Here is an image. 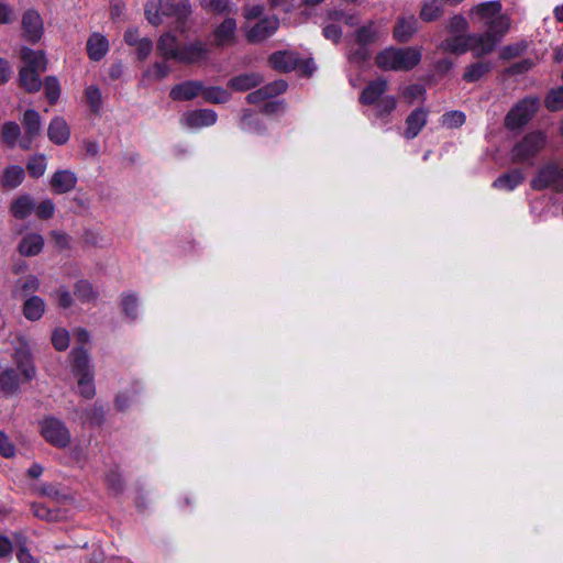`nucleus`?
I'll return each instance as SVG.
<instances>
[{
  "instance_id": "obj_1",
  "label": "nucleus",
  "mask_w": 563,
  "mask_h": 563,
  "mask_svg": "<svg viewBox=\"0 0 563 563\" xmlns=\"http://www.w3.org/2000/svg\"><path fill=\"white\" fill-rule=\"evenodd\" d=\"M191 13L190 3L187 0L176 2L175 0H157L146 4L145 14L152 25L163 23V18H174L177 27L183 30V25Z\"/></svg>"
},
{
  "instance_id": "obj_2",
  "label": "nucleus",
  "mask_w": 563,
  "mask_h": 563,
  "mask_svg": "<svg viewBox=\"0 0 563 563\" xmlns=\"http://www.w3.org/2000/svg\"><path fill=\"white\" fill-rule=\"evenodd\" d=\"M387 89L388 81L386 79L372 80L362 90L360 102L365 106H373L377 117H386L397 107V99L394 96L385 95Z\"/></svg>"
},
{
  "instance_id": "obj_3",
  "label": "nucleus",
  "mask_w": 563,
  "mask_h": 563,
  "mask_svg": "<svg viewBox=\"0 0 563 563\" xmlns=\"http://www.w3.org/2000/svg\"><path fill=\"white\" fill-rule=\"evenodd\" d=\"M421 52L413 47L394 48L382 51L375 58L377 67L383 70H409L419 64Z\"/></svg>"
},
{
  "instance_id": "obj_4",
  "label": "nucleus",
  "mask_w": 563,
  "mask_h": 563,
  "mask_svg": "<svg viewBox=\"0 0 563 563\" xmlns=\"http://www.w3.org/2000/svg\"><path fill=\"white\" fill-rule=\"evenodd\" d=\"M71 373L77 378L78 393L90 399L95 396L93 371L87 351L75 347L71 353Z\"/></svg>"
},
{
  "instance_id": "obj_5",
  "label": "nucleus",
  "mask_w": 563,
  "mask_h": 563,
  "mask_svg": "<svg viewBox=\"0 0 563 563\" xmlns=\"http://www.w3.org/2000/svg\"><path fill=\"white\" fill-rule=\"evenodd\" d=\"M38 432L49 445L57 449H66L71 442L66 423L53 416H46L38 421Z\"/></svg>"
},
{
  "instance_id": "obj_6",
  "label": "nucleus",
  "mask_w": 563,
  "mask_h": 563,
  "mask_svg": "<svg viewBox=\"0 0 563 563\" xmlns=\"http://www.w3.org/2000/svg\"><path fill=\"white\" fill-rule=\"evenodd\" d=\"M530 186L533 190L563 192V164L549 162L542 165L531 179Z\"/></svg>"
},
{
  "instance_id": "obj_7",
  "label": "nucleus",
  "mask_w": 563,
  "mask_h": 563,
  "mask_svg": "<svg viewBox=\"0 0 563 563\" xmlns=\"http://www.w3.org/2000/svg\"><path fill=\"white\" fill-rule=\"evenodd\" d=\"M268 62L274 69L283 73L298 69L303 75L309 76L316 69L312 59L302 60L297 53L290 51L275 52L269 56Z\"/></svg>"
},
{
  "instance_id": "obj_8",
  "label": "nucleus",
  "mask_w": 563,
  "mask_h": 563,
  "mask_svg": "<svg viewBox=\"0 0 563 563\" xmlns=\"http://www.w3.org/2000/svg\"><path fill=\"white\" fill-rule=\"evenodd\" d=\"M547 135L543 132H532L518 142L511 151L514 163H523L534 157L545 145Z\"/></svg>"
},
{
  "instance_id": "obj_9",
  "label": "nucleus",
  "mask_w": 563,
  "mask_h": 563,
  "mask_svg": "<svg viewBox=\"0 0 563 563\" xmlns=\"http://www.w3.org/2000/svg\"><path fill=\"white\" fill-rule=\"evenodd\" d=\"M539 99L529 97L517 103L506 115L505 125L509 130L520 129L536 114Z\"/></svg>"
},
{
  "instance_id": "obj_10",
  "label": "nucleus",
  "mask_w": 563,
  "mask_h": 563,
  "mask_svg": "<svg viewBox=\"0 0 563 563\" xmlns=\"http://www.w3.org/2000/svg\"><path fill=\"white\" fill-rule=\"evenodd\" d=\"M486 27L485 33L477 36L482 45L479 52L489 54L494 51L500 38L508 32L509 20L501 13Z\"/></svg>"
},
{
  "instance_id": "obj_11",
  "label": "nucleus",
  "mask_w": 563,
  "mask_h": 563,
  "mask_svg": "<svg viewBox=\"0 0 563 563\" xmlns=\"http://www.w3.org/2000/svg\"><path fill=\"white\" fill-rule=\"evenodd\" d=\"M481 43L477 35H456L450 38H446L441 43V49L444 52H450L454 54H463L467 51L474 52L476 56L486 55V53L479 52Z\"/></svg>"
},
{
  "instance_id": "obj_12",
  "label": "nucleus",
  "mask_w": 563,
  "mask_h": 563,
  "mask_svg": "<svg viewBox=\"0 0 563 563\" xmlns=\"http://www.w3.org/2000/svg\"><path fill=\"white\" fill-rule=\"evenodd\" d=\"M14 361L20 371L22 382H30L35 377V367L32 362L31 351L24 340H19L15 347Z\"/></svg>"
},
{
  "instance_id": "obj_13",
  "label": "nucleus",
  "mask_w": 563,
  "mask_h": 563,
  "mask_svg": "<svg viewBox=\"0 0 563 563\" xmlns=\"http://www.w3.org/2000/svg\"><path fill=\"white\" fill-rule=\"evenodd\" d=\"M278 25L279 21L275 16L262 19L246 31V38L252 43L262 42L272 36L278 29Z\"/></svg>"
},
{
  "instance_id": "obj_14",
  "label": "nucleus",
  "mask_w": 563,
  "mask_h": 563,
  "mask_svg": "<svg viewBox=\"0 0 563 563\" xmlns=\"http://www.w3.org/2000/svg\"><path fill=\"white\" fill-rule=\"evenodd\" d=\"M22 26L26 41L36 43L43 35V21L40 14L34 10H29L23 14Z\"/></svg>"
},
{
  "instance_id": "obj_15",
  "label": "nucleus",
  "mask_w": 563,
  "mask_h": 563,
  "mask_svg": "<svg viewBox=\"0 0 563 563\" xmlns=\"http://www.w3.org/2000/svg\"><path fill=\"white\" fill-rule=\"evenodd\" d=\"M217 121V113L213 110L200 109L184 114L183 122L191 129H200L213 125Z\"/></svg>"
},
{
  "instance_id": "obj_16",
  "label": "nucleus",
  "mask_w": 563,
  "mask_h": 563,
  "mask_svg": "<svg viewBox=\"0 0 563 563\" xmlns=\"http://www.w3.org/2000/svg\"><path fill=\"white\" fill-rule=\"evenodd\" d=\"M49 184L55 194H66L76 187L77 176L69 169H60L53 174Z\"/></svg>"
},
{
  "instance_id": "obj_17",
  "label": "nucleus",
  "mask_w": 563,
  "mask_h": 563,
  "mask_svg": "<svg viewBox=\"0 0 563 563\" xmlns=\"http://www.w3.org/2000/svg\"><path fill=\"white\" fill-rule=\"evenodd\" d=\"M287 89V84L284 80H276L271 82L251 93L247 95L246 99L249 103H261L268 98H273L277 95L283 93Z\"/></svg>"
},
{
  "instance_id": "obj_18",
  "label": "nucleus",
  "mask_w": 563,
  "mask_h": 563,
  "mask_svg": "<svg viewBox=\"0 0 563 563\" xmlns=\"http://www.w3.org/2000/svg\"><path fill=\"white\" fill-rule=\"evenodd\" d=\"M202 82L188 80L176 85L170 90V98L176 101L191 100L198 95H201Z\"/></svg>"
},
{
  "instance_id": "obj_19",
  "label": "nucleus",
  "mask_w": 563,
  "mask_h": 563,
  "mask_svg": "<svg viewBox=\"0 0 563 563\" xmlns=\"http://www.w3.org/2000/svg\"><path fill=\"white\" fill-rule=\"evenodd\" d=\"M427 117V110L422 108L413 110L406 119L405 137L409 140L416 137L426 125Z\"/></svg>"
},
{
  "instance_id": "obj_20",
  "label": "nucleus",
  "mask_w": 563,
  "mask_h": 563,
  "mask_svg": "<svg viewBox=\"0 0 563 563\" xmlns=\"http://www.w3.org/2000/svg\"><path fill=\"white\" fill-rule=\"evenodd\" d=\"M49 140L57 144H65L70 136V130L67 122L63 118H55L51 121L47 130Z\"/></svg>"
},
{
  "instance_id": "obj_21",
  "label": "nucleus",
  "mask_w": 563,
  "mask_h": 563,
  "mask_svg": "<svg viewBox=\"0 0 563 563\" xmlns=\"http://www.w3.org/2000/svg\"><path fill=\"white\" fill-rule=\"evenodd\" d=\"M44 246V239L38 233H29L24 235L19 243L18 250L23 256L38 255Z\"/></svg>"
},
{
  "instance_id": "obj_22",
  "label": "nucleus",
  "mask_w": 563,
  "mask_h": 563,
  "mask_svg": "<svg viewBox=\"0 0 563 563\" xmlns=\"http://www.w3.org/2000/svg\"><path fill=\"white\" fill-rule=\"evenodd\" d=\"M236 22L234 19H225L216 30L214 40L217 45H231L235 41Z\"/></svg>"
},
{
  "instance_id": "obj_23",
  "label": "nucleus",
  "mask_w": 563,
  "mask_h": 563,
  "mask_svg": "<svg viewBox=\"0 0 563 563\" xmlns=\"http://www.w3.org/2000/svg\"><path fill=\"white\" fill-rule=\"evenodd\" d=\"M109 51L108 40L100 33H92L87 41V53L90 59L100 60Z\"/></svg>"
},
{
  "instance_id": "obj_24",
  "label": "nucleus",
  "mask_w": 563,
  "mask_h": 563,
  "mask_svg": "<svg viewBox=\"0 0 563 563\" xmlns=\"http://www.w3.org/2000/svg\"><path fill=\"white\" fill-rule=\"evenodd\" d=\"M22 124L26 134L27 140L22 142V146L27 148L31 140L36 136L41 131V118L40 114L34 110L25 111L22 120Z\"/></svg>"
},
{
  "instance_id": "obj_25",
  "label": "nucleus",
  "mask_w": 563,
  "mask_h": 563,
  "mask_svg": "<svg viewBox=\"0 0 563 563\" xmlns=\"http://www.w3.org/2000/svg\"><path fill=\"white\" fill-rule=\"evenodd\" d=\"M263 82V77L257 73H247L231 78L228 82L229 88L235 91H246L255 88Z\"/></svg>"
},
{
  "instance_id": "obj_26",
  "label": "nucleus",
  "mask_w": 563,
  "mask_h": 563,
  "mask_svg": "<svg viewBox=\"0 0 563 563\" xmlns=\"http://www.w3.org/2000/svg\"><path fill=\"white\" fill-rule=\"evenodd\" d=\"M40 288V279L34 275H26L16 280L12 288L14 298H22L34 294Z\"/></svg>"
},
{
  "instance_id": "obj_27",
  "label": "nucleus",
  "mask_w": 563,
  "mask_h": 563,
  "mask_svg": "<svg viewBox=\"0 0 563 563\" xmlns=\"http://www.w3.org/2000/svg\"><path fill=\"white\" fill-rule=\"evenodd\" d=\"M21 58L24 63L22 68H32L33 70L44 71L46 69V58L42 51H33L22 47Z\"/></svg>"
},
{
  "instance_id": "obj_28",
  "label": "nucleus",
  "mask_w": 563,
  "mask_h": 563,
  "mask_svg": "<svg viewBox=\"0 0 563 563\" xmlns=\"http://www.w3.org/2000/svg\"><path fill=\"white\" fill-rule=\"evenodd\" d=\"M525 180V175L520 169H514L507 174L499 176L493 187L499 190L511 191Z\"/></svg>"
},
{
  "instance_id": "obj_29",
  "label": "nucleus",
  "mask_w": 563,
  "mask_h": 563,
  "mask_svg": "<svg viewBox=\"0 0 563 563\" xmlns=\"http://www.w3.org/2000/svg\"><path fill=\"white\" fill-rule=\"evenodd\" d=\"M22 311L27 320L37 321L45 312V302L38 296H31L24 301Z\"/></svg>"
},
{
  "instance_id": "obj_30",
  "label": "nucleus",
  "mask_w": 563,
  "mask_h": 563,
  "mask_svg": "<svg viewBox=\"0 0 563 563\" xmlns=\"http://www.w3.org/2000/svg\"><path fill=\"white\" fill-rule=\"evenodd\" d=\"M417 31V20L413 15L402 16L398 20L394 35L399 42L408 41Z\"/></svg>"
},
{
  "instance_id": "obj_31",
  "label": "nucleus",
  "mask_w": 563,
  "mask_h": 563,
  "mask_svg": "<svg viewBox=\"0 0 563 563\" xmlns=\"http://www.w3.org/2000/svg\"><path fill=\"white\" fill-rule=\"evenodd\" d=\"M157 48L162 56L165 58L178 59L180 47L178 46L177 40L170 33L163 34L157 43Z\"/></svg>"
},
{
  "instance_id": "obj_32",
  "label": "nucleus",
  "mask_w": 563,
  "mask_h": 563,
  "mask_svg": "<svg viewBox=\"0 0 563 563\" xmlns=\"http://www.w3.org/2000/svg\"><path fill=\"white\" fill-rule=\"evenodd\" d=\"M34 209V200L30 196L23 195L12 201L10 211L16 219H25Z\"/></svg>"
},
{
  "instance_id": "obj_33",
  "label": "nucleus",
  "mask_w": 563,
  "mask_h": 563,
  "mask_svg": "<svg viewBox=\"0 0 563 563\" xmlns=\"http://www.w3.org/2000/svg\"><path fill=\"white\" fill-rule=\"evenodd\" d=\"M207 49L200 42H196L180 49L178 62L195 63L206 57Z\"/></svg>"
},
{
  "instance_id": "obj_34",
  "label": "nucleus",
  "mask_w": 563,
  "mask_h": 563,
  "mask_svg": "<svg viewBox=\"0 0 563 563\" xmlns=\"http://www.w3.org/2000/svg\"><path fill=\"white\" fill-rule=\"evenodd\" d=\"M476 14L481 22L487 26L493 20L501 14V4L498 1L482 3L476 8Z\"/></svg>"
},
{
  "instance_id": "obj_35",
  "label": "nucleus",
  "mask_w": 563,
  "mask_h": 563,
  "mask_svg": "<svg viewBox=\"0 0 563 563\" xmlns=\"http://www.w3.org/2000/svg\"><path fill=\"white\" fill-rule=\"evenodd\" d=\"M380 34V27L377 26L375 23L371 22L356 31L355 40L357 44L365 46L367 44L374 43L379 37Z\"/></svg>"
},
{
  "instance_id": "obj_36",
  "label": "nucleus",
  "mask_w": 563,
  "mask_h": 563,
  "mask_svg": "<svg viewBox=\"0 0 563 563\" xmlns=\"http://www.w3.org/2000/svg\"><path fill=\"white\" fill-rule=\"evenodd\" d=\"M41 71L33 70L32 68H21L20 69V82L21 86L29 92L38 91L41 88V80L38 78V74Z\"/></svg>"
},
{
  "instance_id": "obj_37",
  "label": "nucleus",
  "mask_w": 563,
  "mask_h": 563,
  "mask_svg": "<svg viewBox=\"0 0 563 563\" xmlns=\"http://www.w3.org/2000/svg\"><path fill=\"white\" fill-rule=\"evenodd\" d=\"M24 178V170L20 166H10L4 169L2 176V186L7 188H15L18 187Z\"/></svg>"
},
{
  "instance_id": "obj_38",
  "label": "nucleus",
  "mask_w": 563,
  "mask_h": 563,
  "mask_svg": "<svg viewBox=\"0 0 563 563\" xmlns=\"http://www.w3.org/2000/svg\"><path fill=\"white\" fill-rule=\"evenodd\" d=\"M492 69V64L489 62H478L470 65L464 75L463 79L467 82H474L481 79L484 75L489 73Z\"/></svg>"
},
{
  "instance_id": "obj_39",
  "label": "nucleus",
  "mask_w": 563,
  "mask_h": 563,
  "mask_svg": "<svg viewBox=\"0 0 563 563\" xmlns=\"http://www.w3.org/2000/svg\"><path fill=\"white\" fill-rule=\"evenodd\" d=\"M22 379L12 368H7L0 373V389L4 393H13L18 390Z\"/></svg>"
},
{
  "instance_id": "obj_40",
  "label": "nucleus",
  "mask_w": 563,
  "mask_h": 563,
  "mask_svg": "<svg viewBox=\"0 0 563 563\" xmlns=\"http://www.w3.org/2000/svg\"><path fill=\"white\" fill-rule=\"evenodd\" d=\"M74 294L78 300L82 302H90L97 299V291L88 280H78L74 287Z\"/></svg>"
},
{
  "instance_id": "obj_41",
  "label": "nucleus",
  "mask_w": 563,
  "mask_h": 563,
  "mask_svg": "<svg viewBox=\"0 0 563 563\" xmlns=\"http://www.w3.org/2000/svg\"><path fill=\"white\" fill-rule=\"evenodd\" d=\"M201 96L206 101L212 103H225L230 100V92L221 87H208L202 86Z\"/></svg>"
},
{
  "instance_id": "obj_42",
  "label": "nucleus",
  "mask_w": 563,
  "mask_h": 563,
  "mask_svg": "<svg viewBox=\"0 0 563 563\" xmlns=\"http://www.w3.org/2000/svg\"><path fill=\"white\" fill-rule=\"evenodd\" d=\"M442 14V7L439 0H431L427 2L420 12L423 21L430 22L438 19Z\"/></svg>"
},
{
  "instance_id": "obj_43",
  "label": "nucleus",
  "mask_w": 563,
  "mask_h": 563,
  "mask_svg": "<svg viewBox=\"0 0 563 563\" xmlns=\"http://www.w3.org/2000/svg\"><path fill=\"white\" fill-rule=\"evenodd\" d=\"M85 96L91 111L98 112L102 104V96L100 89L96 86H89L85 90Z\"/></svg>"
},
{
  "instance_id": "obj_44",
  "label": "nucleus",
  "mask_w": 563,
  "mask_h": 563,
  "mask_svg": "<svg viewBox=\"0 0 563 563\" xmlns=\"http://www.w3.org/2000/svg\"><path fill=\"white\" fill-rule=\"evenodd\" d=\"M169 74V67L166 63H155L145 70L143 77L148 80H162Z\"/></svg>"
},
{
  "instance_id": "obj_45",
  "label": "nucleus",
  "mask_w": 563,
  "mask_h": 563,
  "mask_svg": "<svg viewBox=\"0 0 563 563\" xmlns=\"http://www.w3.org/2000/svg\"><path fill=\"white\" fill-rule=\"evenodd\" d=\"M241 129L249 132L261 133L264 125L250 111H245L241 120Z\"/></svg>"
},
{
  "instance_id": "obj_46",
  "label": "nucleus",
  "mask_w": 563,
  "mask_h": 563,
  "mask_svg": "<svg viewBox=\"0 0 563 563\" xmlns=\"http://www.w3.org/2000/svg\"><path fill=\"white\" fill-rule=\"evenodd\" d=\"M52 343L58 351H64L69 345V333L66 329L57 328L52 333Z\"/></svg>"
},
{
  "instance_id": "obj_47",
  "label": "nucleus",
  "mask_w": 563,
  "mask_h": 563,
  "mask_svg": "<svg viewBox=\"0 0 563 563\" xmlns=\"http://www.w3.org/2000/svg\"><path fill=\"white\" fill-rule=\"evenodd\" d=\"M465 122V115L461 111L446 112L441 118L442 125L454 129L461 126Z\"/></svg>"
},
{
  "instance_id": "obj_48",
  "label": "nucleus",
  "mask_w": 563,
  "mask_h": 563,
  "mask_svg": "<svg viewBox=\"0 0 563 563\" xmlns=\"http://www.w3.org/2000/svg\"><path fill=\"white\" fill-rule=\"evenodd\" d=\"M44 89L49 103H55L60 95L58 80L55 77H47L44 82Z\"/></svg>"
},
{
  "instance_id": "obj_49",
  "label": "nucleus",
  "mask_w": 563,
  "mask_h": 563,
  "mask_svg": "<svg viewBox=\"0 0 563 563\" xmlns=\"http://www.w3.org/2000/svg\"><path fill=\"white\" fill-rule=\"evenodd\" d=\"M545 106L550 111L563 109V88H559L549 92L545 99Z\"/></svg>"
},
{
  "instance_id": "obj_50",
  "label": "nucleus",
  "mask_w": 563,
  "mask_h": 563,
  "mask_svg": "<svg viewBox=\"0 0 563 563\" xmlns=\"http://www.w3.org/2000/svg\"><path fill=\"white\" fill-rule=\"evenodd\" d=\"M20 135V126L15 122H7L2 126V137L9 145H14Z\"/></svg>"
},
{
  "instance_id": "obj_51",
  "label": "nucleus",
  "mask_w": 563,
  "mask_h": 563,
  "mask_svg": "<svg viewBox=\"0 0 563 563\" xmlns=\"http://www.w3.org/2000/svg\"><path fill=\"white\" fill-rule=\"evenodd\" d=\"M26 168L33 177H41L46 170V159L44 156H36L29 161Z\"/></svg>"
},
{
  "instance_id": "obj_52",
  "label": "nucleus",
  "mask_w": 563,
  "mask_h": 563,
  "mask_svg": "<svg viewBox=\"0 0 563 563\" xmlns=\"http://www.w3.org/2000/svg\"><path fill=\"white\" fill-rule=\"evenodd\" d=\"M121 305L123 308L124 313L131 318L134 319L136 317V310H137V299L132 294H126L122 296Z\"/></svg>"
},
{
  "instance_id": "obj_53",
  "label": "nucleus",
  "mask_w": 563,
  "mask_h": 563,
  "mask_svg": "<svg viewBox=\"0 0 563 563\" xmlns=\"http://www.w3.org/2000/svg\"><path fill=\"white\" fill-rule=\"evenodd\" d=\"M34 210L40 219H49L54 214L55 206L51 199H45L35 206Z\"/></svg>"
},
{
  "instance_id": "obj_54",
  "label": "nucleus",
  "mask_w": 563,
  "mask_h": 563,
  "mask_svg": "<svg viewBox=\"0 0 563 563\" xmlns=\"http://www.w3.org/2000/svg\"><path fill=\"white\" fill-rule=\"evenodd\" d=\"M15 453L14 445L10 441L9 437L0 431V454L5 457H12Z\"/></svg>"
},
{
  "instance_id": "obj_55",
  "label": "nucleus",
  "mask_w": 563,
  "mask_h": 563,
  "mask_svg": "<svg viewBox=\"0 0 563 563\" xmlns=\"http://www.w3.org/2000/svg\"><path fill=\"white\" fill-rule=\"evenodd\" d=\"M31 509L33 515L40 519L54 520L56 518V515L42 504H32Z\"/></svg>"
},
{
  "instance_id": "obj_56",
  "label": "nucleus",
  "mask_w": 563,
  "mask_h": 563,
  "mask_svg": "<svg viewBox=\"0 0 563 563\" xmlns=\"http://www.w3.org/2000/svg\"><path fill=\"white\" fill-rule=\"evenodd\" d=\"M331 20L335 23H344L353 26L357 23V18L353 14H349L342 11H335L331 14Z\"/></svg>"
},
{
  "instance_id": "obj_57",
  "label": "nucleus",
  "mask_w": 563,
  "mask_h": 563,
  "mask_svg": "<svg viewBox=\"0 0 563 563\" xmlns=\"http://www.w3.org/2000/svg\"><path fill=\"white\" fill-rule=\"evenodd\" d=\"M135 46H136L137 57L140 59H145L151 54V52L153 49V42L150 38L144 37V38H141Z\"/></svg>"
},
{
  "instance_id": "obj_58",
  "label": "nucleus",
  "mask_w": 563,
  "mask_h": 563,
  "mask_svg": "<svg viewBox=\"0 0 563 563\" xmlns=\"http://www.w3.org/2000/svg\"><path fill=\"white\" fill-rule=\"evenodd\" d=\"M202 5L213 12H224L228 9L229 0H200Z\"/></svg>"
},
{
  "instance_id": "obj_59",
  "label": "nucleus",
  "mask_w": 563,
  "mask_h": 563,
  "mask_svg": "<svg viewBox=\"0 0 563 563\" xmlns=\"http://www.w3.org/2000/svg\"><path fill=\"white\" fill-rule=\"evenodd\" d=\"M52 238L56 244L57 247L60 250H66L70 247L71 238L60 231H54L52 232Z\"/></svg>"
},
{
  "instance_id": "obj_60",
  "label": "nucleus",
  "mask_w": 563,
  "mask_h": 563,
  "mask_svg": "<svg viewBox=\"0 0 563 563\" xmlns=\"http://www.w3.org/2000/svg\"><path fill=\"white\" fill-rule=\"evenodd\" d=\"M56 298H57L58 305L63 308H69L73 305L71 295L66 288L57 289Z\"/></svg>"
},
{
  "instance_id": "obj_61",
  "label": "nucleus",
  "mask_w": 563,
  "mask_h": 563,
  "mask_svg": "<svg viewBox=\"0 0 563 563\" xmlns=\"http://www.w3.org/2000/svg\"><path fill=\"white\" fill-rule=\"evenodd\" d=\"M323 35L336 43L341 38L342 32L335 23H331L323 29Z\"/></svg>"
},
{
  "instance_id": "obj_62",
  "label": "nucleus",
  "mask_w": 563,
  "mask_h": 563,
  "mask_svg": "<svg viewBox=\"0 0 563 563\" xmlns=\"http://www.w3.org/2000/svg\"><path fill=\"white\" fill-rule=\"evenodd\" d=\"M350 58L352 62L361 64L369 58V53L365 46L360 45V47L351 53Z\"/></svg>"
},
{
  "instance_id": "obj_63",
  "label": "nucleus",
  "mask_w": 563,
  "mask_h": 563,
  "mask_svg": "<svg viewBox=\"0 0 563 563\" xmlns=\"http://www.w3.org/2000/svg\"><path fill=\"white\" fill-rule=\"evenodd\" d=\"M107 483L108 486L117 493L122 489L121 476L117 472H111L107 475Z\"/></svg>"
},
{
  "instance_id": "obj_64",
  "label": "nucleus",
  "mask_w": 563,
  "mask_h": 563,
  "mask_svg": "<svg viewBox=\"0 0 563 563\" xmlns=\"http://www.w3.org/2000/svg\"><path fill=\"white\" fill-rule=\"evenodd\" d=\"M467 29L466 20L461 15H455L450 22V30L452 32H463Z\"/></svg>"
}]
</instances>
